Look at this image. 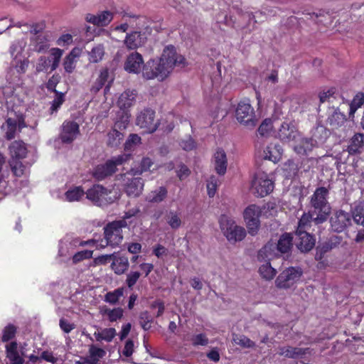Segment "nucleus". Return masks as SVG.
<instances>
[{"label": "nucleus", "mask_w": 364, "mask_h": 364, "mask_svg": "<svg viewBox=\"0 0 364 364\" xmlns=\"http://www.w3.org/2000/svg\"><path fill=\"white\" fill-rule=\"evenodd\" d=\"M328 194V188L321 186L317 188L311 196L310 210L316 214L315 221L317 223L326 222L331 213V208L327 200Z\"/></svg>", "instance_id": "f257e3e1"}, {"label": "nucleus", "mask_w": 364, "mask_h": 364, "mask_svg": "<svg viewBox=\"0 0 364 364\" xmlns=\"http://www.w3.org/2000/svg\"><path fill=\"white\" fill-rule=\"evenodd\" d=\"M130 28L132 29L127 33L124 40V44L128 50H135L145 45L147 41L149 27L145 26L144 17L136 18L135 23H131Z\"/></svg>", "instance_id": "f03ea898"}, {"label": "nucleus", "mask_w": 364, "mask_h": 364, "mask_svg": "<svg viewBox=\"0 0 364 364\" xmlns=\"http://www.w3.org/2000/svg\"><path fill=\"white\" fill-rule=\"evenodd\" d=\"M127 226L128 224L124 220L108 223L103 228L104 237L107 240L106 245L112 247L119 246L123 240L122 228Z\"/></svg>", "instance_id": "7ed1b4c3"}, {"label": "nucleus", "mask_w": 364, "mask_h": 364, "mask_svg": "<svg viewBox=\"0 0 364 364\" xmlns=\"http://www.w3.org/2000/svg\"><path fill=\"white\" fill-rule=\"evenodd\" d=\"M127 156L119 155L106 161L105 164H98L92 171L93 178L100 181L111 176L117 171V166L122 165Z\"/></svg>", "instance_id": "20e7f679"}, {"label": "nucleus", "mask_w": 364, "mask_h": 364, "mask_svg": "<svg viewBox=\"0 0 364 364\" xmlns=\"http://www.w3.org/2000/svg\"><path fill=\"white\" fill-rule=\"evenodd\" d=\"M303 275L299 267H289L284 269L277 277L275 285L278 289H288L296 284Z\"/></svg>", "instance_id": "39448f33"}, {"label": "nucleus", "mask_w": 364, "mask_h": 364, "mask_svg": "<svg viewBox=\"0 0 364 364\" xmlns=\"http://www.w3.org/2000/svg\"><path fill=\"white\" fill-rule=\"evenodd\" d=\"M111 190L100 184H95L86 191V198L99 207L107 206L114 202L109 196Z\"/></svg>", "instance_id": "423d86ee"}, {"label": "nucleus", "mask_w": 364, "mask_h": 364, "mask_svg": "<svg viewBox=\"0 0 364 364\" xmlns=\"http://www.w3.org/2000/svg\"><path fill=\"white\" fill-rule=\"evenodd\" d=\"M159 60L163 63V66L168 75L173 67L178 66L183 68L186 65V58L176 53V48L169 45L165 47Z\"/></svg>", "instance_id": "0eeeda50"}, {"label": "nucleus", "mask_w": 364, "mask_h": 364, "mask_svg": "<svg viewBox=\"0 0 364 364\" xmlns=\"http://www.w3.org/2000/svg\"><path fill=\"white\" fill-rule=\"evenodd\" d=\"M220 228L230 242H237L242 240L246 236V230L244 228L237 226L232 220H229L225 216H222L220 219Z\"/></svg>", "instance_id": "6e6552de"}, {"label": "nucleus", "mask_w": 364, "mask_h": 364, "mask_svg": "<svg viewBox=\"0 0 364 364\" xmlns=\"http://www.w3.org/2000/svg\"><path fill=\"white\" fill-rule=\"evenodd\" d=\"M330 230L336 233H341L346 230L352 225V219L350 213L343 210H335L328 216Z\"/></svg>", "instance_id": "1a4fd4ad"}, {"label": "nucleus", "mask_w": 364, "mask_h": 364, "mask_svg": "<svg viewBox=\"0 0 364 364\" xmlns=\"http://www.w3.org/2000/svg\"><path fill=\"white\" fill-rule=\"evenodd\" d=\"M237 120L250 129L254 128L257 124L255 111L251 105L245 101L238 103L235 110Z\"/></svg>", "instance_id": "9d476101"}, {"label": "nucleus", "mask_w": 364, "mask_h": 364, "mask_svg": "<svg viewBox=\"0 0 364 364\" xmlns=\"http://www.w3.org/2000/svg\"><path fill=\"white\" fill-rule=\"evenodd\" d=\"M260 216H262L260 207L255 204L247 206L243 212L248 233L252 236L256 235L258 232L260 227Z\"/></svg>", "instance_id": "9b49d317"}, {"label": "nucleus", "mask_w": 364, "mask_h": 364, "mask_svg": "<svg viewBox=\"0 0 364 364\" xmlns=\"http://www.w3.org/2000/svg\"><path fill=\"white\" fill-rule=\"evenodd\" d=\"M63 53V50L58 48H54L50 50V58H46V56H41L36 64V72L41 73L46 71L50 63V72L55 70L59 66Z\"/></svg>", "instance_id": "f8f14e48"}, {"label": "nucleus", "mask_w": 364, "mask_h": 364, "mask_svg": "<svg viewBox=\"0 0 364 364\" xmlns=\"http://www.w3.org/2000/svg\"><path fill=\"white\" fill-rule=\"evenodd\" d=\"M136 124L141 128L146 129V132H155L159 122L155 120V111L151 108H144L136 117Z\"/></svg>", "instance_id": "ddd939ff"}, {"label": "nucleus", "mask_w": 364, "mask_h": 364, "mask_svg": "<svg viewBox=\"0 0 364 364\" xmlns=\"http://www.w3.org/2000/svg\"><path fill=\"white\" fill-rule=\"evenodd\" d=\"M142 75L147 80L159 77L162 80L168 76V74L159 60L151 59L144 64Z\"/></svg>", "instance_id": "4468645a"}, {"label": "nucleus", "mask_w": 364, "mask_h": 364, "mask_svg": "<svg viewBox=\"0 0 364 364\" xmlns=\"http://www.w3.org/2000/svg\"><path fill=\"white\" fill-rule=\"evenodd\" d=\"M252 188L255 190V193L259 197H264L269 194L274 188L273 182L269 179L264 173H257L252 181Z\"/></svg>", "instance_id": "2eb2a0df"}, {"label": "nucleus", "mask_w": 364, "mask_h": 364, "mask_svg": "<svg viewBox=\"0 0 364 364\" xmlns=\"http://www.w3.org/2000/svg\"><path fill=\"white\" fill-rule=\"evenodd\" d=\"M294 244L300 252L304 253L309 252L316 245L315 235L310 234L307 231H296Z\"/></svg>", "instance_id": "dca6fc26"}, {"label": "nucleus", "mask_w": 364, "mask_h": 364, "mask_svg": "<svg viewBox=\"0 0 364 364\" xmlns=\"http://www.w3.org/2000/svg\"><path fill=\"white\" fill-rule=\"evenodd\" d=\"M78 134H80L79 124L75 121L65 120L61 126L59 138L63 144H70Z\"/></svg>", "instance_id": "f3484780"}, {"label": "nucleus", "mask_w": 364, "mask_h": 364, "mask_svg": "<svg viewBox=\"0 0 364 364\" xmlns=\"http://www.w3.org/2000/svg\"><path fill=\"white\" fill-rule=\"evenodd\" d=\"M299 136L300 133L294 124L284 122L280 125L276 136L284 143H289L296 141Z\"/></svg>", "instance_id": "a211bd4d"}, {"label": "nucleus", "mask_w": 364, "mask_h": 364, "mask_svg": "<svg viewBox=\"0 0 364 364\" xmlns=\"http://www.w3.org/2000/svg\"><path fill=\"white\" fill-rule=\"evenodd\" d=\"M342 240L343 237L341 236L333 235L330 237L328 240L319 244L316 249V260L322 259L326 253L338 247Z\"/></svg>", "instance_id": "6ab92c4d"}, {"label": "nucleus", "mask_w": 364, "mask_h": 364, "mask_svg": "<svg viewBox=\"0 0 364 364\" xmlns=\"http://www.w3.org/2000/svg\"><path fill=\"white\" fill-rule=\"evenodd\" d=\"M144 64L142 55L134 52L130 53L124 63V70L129 73H139Z\"/></svg>", "instance_id": "aec40b11"}, {"label": "nucleus", "mask_w": 364, "mask_h": 364, "mask_svg": "<svg viewBox=\"0 0 364 364\" xmlns=\"http://www.w3.org/2000/svg\"><path fill=\"white\" fill-rule=\"evenodd\" d=\"M114 14L109 11H103L97 15L88 14L86 16V21L97 26H106L113 19Z\"/></svg>", "instance_id": "412c9836"}, {"label": "nucleus", "mask_w": 364, "mask_h": 364, "mask_svg": "<svg viewBox=\"0 0 364 364\" xmlns=\"http://www.w3.org/2000/svg\"><path fill=\"white\" fill-rule=\"evenodd\" d=\"M109 71L107 69H104V70H101L98 78L96 80L95 83L92 85V87L90 88V91L92 92L97 93L102 88V87L107 82L108 83L105 86V90H104L105 93L106 94L107 92H109L111 85L114 80L112 77L110 80H109Z\"/></svg>", "instance_id": "4be33fe9"}, {"label": "nucleus", "mask_w": 364, "mask_h": 364, "mask_svg": "<svg viewBox=\"0 0 364 364\" xmlns=\"http://www.w3.org/2000/svg\"><path fill=\"white\" fill-rule=\"evenodd\" d=\"M129 267V263L127 257L114 252L110 267L116 274L121 275L124 274L128 270Z\"/></svg>", "instance_id": "5701e85b"}, {"label": "nucleus", "mask_w": 364, "mask_h": 364, "mask_svg": "<svg viewBox=\"0 0 364 364\" xmlns=\"http://www.w3.org/2000/svg\"><path fill=\"white\" fill-rule=\"evenodd\" d=\"M364 146V134L357 133L349 141V144L343 151H347L350 155H356L362 152Z\"/></svg>", "instance_id": "b1692460"}, {"label": "nucleus", "mask_w": 364, "mask_h": 364, "mask_svg": "<svg viewBox=\"0 0 364 364\" xmlns=\"http://www.w3.org/2000/svg\"><path fill=\"white\" fill-rule=\"evenodd\" d=\"M137 92L136 90H127L123 92L117 101V105L121 109L128 110L136 102Z\"/></svg>", "instance_id": "393cba45"}, {"label": "nucleus", "mask_w": 364, "mask_h": 364, "mask_svg": "<svg viewBox=\"0 0 364 364\" xmlns=\"http://www.w3.org/2000/svg\"><path fill=\"white\" fill-rule=\"evenodd\" d=\"M277 255L275 243L269 242L258 251L257 258L260 262H269V260Z\"/></svg>", "instance_id": "a878e982"}, {"label": "nucleus", "mask_w": 364, "mask_h": 364, "mask_svg": "<svg viewBox=\"0 0 364 364\" xmlns=\"http://www.w3.org/2000/svg\"><path fill=\"white\" fill-rule=\"evenodd\" d=\"M10 159H23L26 156L27 147L22 141H14L9 146Z\"/></svg>", "instance_id": "bb28decb"}, {"label": "nucleus", "mask_w": 364, "mask_h": 364, "mask_svg": "<svg viewBox=\"0 0 364 364\" xmlns=\"http://www.w3.org/2000/svg\"><path fill=\"white\" fill-rule=\"evenodd\" d=\"M293 236L291 233L284 232L280 237L276 246V252L278 253H289L293 246Z\"/></svg>", "instance_id": "cd10ccee"}, {"label": "nucleus", "mask_w": 364, "mask_h": 364, "mask_svg": "<svg viewBox=\"0 0 364 364\" xmlns=\"http://www.w3.org/2000/svg\"><path fill=\"white\" fill-rule=\"evenodd\" d=\"M311 137L317 146L323 144L329 136V131L321 124H316L311 131Z\"/></svg>", "instance_id": "c85d7f7f"}, {"label": "nucleus", "mask_w": 364, "mask_h": 364, "mask_svg": "<svg viewBox=\"0 0 364 364\" xmlns=\"http://www.w3.org/2000/svg\"><path fill=\"white\" fill-rule=\"evenodd\" d=\"M215 169L218 174L223 176L226 173L228 160L226 154L222 149H218L215 154Z\"/></svg>", "instance_id": "c756f323"}, {"label": "nucleus", "mask_w": 364, "mask_h": 364, "mask_svg": "<svg viewBox=\"0 0 364 364\" xmlns=\"http://www.w3.org/2000/svg\"><path fill=\"white\" fill-rule=\"evenodd\" d=\"M6 358L9 360L11 364H23L24 359L19 355L18 351V343L16 341H12L6 346Z\"/></svg>", "instance_id": "7c9ffc66"}, {"label": "nucleus", "mask_w": 364, "mask_h": 364, "mask_svg": "<svg viewBox=\"0 0 364 364\" xmlns=\"http://www.w3.org/2000/svg\"><path fill=\"white\" fill-rule=\"evenodd\" d=\"M143 181L141 178H132L126 184L125 191L129 196H139L143 189Z\"/></svg>", "instance_id": "2f4dec72"}, {"label": "nucleus", "mask_w": 364, "mask_h": 364, "mask_svg": "<svg viewBox=\"0 0 364 364\" xmlns=\"http://www.w3.org/2000/svg\"><path fill=\"white\" fill-rule=\"evenodd\" d=\"M315 215L316 214L313 213L311 210H309L308 213H304L299 220L297 229L296 231L308 232L311 226L312 223L316 225H321V223H317L315 221Z\"/></svg>", "instance_id": "473e14b6"}, {"label": "nucleus", "mask_w": 364, "mask_h": 364, "mask_svg": "<svg viewBox=\"0 0 364 364\" xmlns=\"http://www.w3.org/2000/svg\"><path fill=\"white\" fill-rule=\"evenodd\" d=\"M350 214L355 223L364 227V200L355 203L351 207Z\"/></svg>", "instance_id": "72a5a7b5"}, {"label": "nucleus", "mask_w": 364, "mask_h": 364, "mask_svg": "<svg viewBox=\"0 0 364 364\" xmlns=\"http://www.w3.org/2000/svg\"><path fill=\"white\" fill-rule=\"evenodd\" d=\"M264 152V159L276 163L280 160L282 156L283 149L279 144H271L265 149Z\"/></svg>", "instance_id": "f704fd0d"}, {"label": "nucleus", "mask_w": 364, "mask_h": 364, "mask_svg": "<svg viewBox=\"0 0 364 364\" xmlns=\"http://www.w3.org/2000/svg\"><path fill=\"white\" fill-rule=\"evenodd\" d=\"M309 348H301L291 346H284L279 348V354L289 358H298L305 355Z\"/></svg>", "instance_id": "c9c22d12"}, {"label": "nucleus", "mask_w": 364, "mask_h": 364, "mask_svg": "<svg viewBox=\"0 0 364 364\" xmlns=\"http://www.w3.org/2000/svg\"><path fill=\"white\" fill-rule=\"evenodd\" d=\"M346 120L347 119L346 115L337 109L328 115L327 118V124L332 129H338L343 126Z\"/></svg>", "instance_id": "e433bc0d"}, {"label": "nucleus", "mask_w": 364, "mask_h": 364, "mask_svg": "<svg viewBox=\"0 0 364 364\" xmlns=\"http://www.w3.org/2000/svg\"><path fill=\"white\" fill-rule=\"evenodd\" d=\"M314 146H318L312 138H302L299 143L294 146V151L300 155H306Z\"/></svg>", "instance_id": "4c0bfd02"}, {"label": "nucleus", "mask_w": 364, "mask_h": 364, "mask_svg": "<svg viewBox=\"0 0 364 364\" xmlns=\"http://www.w3.org/2000/svg\"><path fill=\"white\" fill-rule=\"evenodd\" d=\"M123 139L124 134L121 132V130L113 127L112 129L107 133V145L112 148H117L119 146Z\"/></svg>", "instance_id": "58836bf2"}, {"label": "nucleus", "mask_w": 364, "mask_h": 364, "mask_svg": "<svg viewBox=\"0 0 364 364\" xmlns=\"http://www.w3.org/2000/svg\"><path fill=\"white\" fill-rule=\"evenodd\" d=\"M48 38L44 34H39L31 37V43L33 50L38 53L43 52L48 48Z\"/></svg>", "instance_id": "ea45409f"}, {"label": "nucleus", "mask_w": 364, "mask_h": 364, "mask_svg": "<svg viewBox=\"0 0 364 364\" xmlns=\"http://www.w3.org/2000/svg\"><path fill=\"white\" fill-rule=\"evenodd\" d=\"M1 129L5 131L4 137L7 140L14 139L17 129V120L11 117H8L5 123L2 124Z\"/></svg>", "instance_id": "a19ab883"}, {"label": "nucleus", "mask_w": 364, "mask_h": 364, "mask_svg": "<svg viewBox=\"0 0 364 364\" xmlns=\"http://www.w3.org/2000/svg\"><path fill=\"white\" fill-rule=\"evenodd\" d=\"M130 114L128 110L121 109L117 112L114 127L119 130L125 129L129 122Z\"/></svg>", "instance_id": "79ce46f5"}, {"label": "nucleus", "mask_w": 364, "mask_h": 364, "mask_svg": "<svg viewBox=\"0 0 364 364\" xmlns=\"http://www.w3.org/2000/svg\"><path fill=\"white\" fill-rule=\"evenodd\" d=\"M167 194L168 191L166 188L160 186L149 194L148 200L151 203H159L162 202L167 197Z\"/></svg>", "instance_id": "37998d69"}, {"label": "nucleus", "mask_w": 364, "mask_h": 364, "mask_svg": "<svg viewBox=\"0 0 364 364\" xmlns=\"http://www.w3.org/2000/svg\"><path fill=\"white\" fill-rule=\"evenodd\" d=\"M298 171V165L294 161L288 160L286 163H284L283 166V172L285 178H294L297 175Z\"/></svg>", "instance_id": "c03bdc74"}, {"label": "nucleus", "mask_w": 364, "mask_h": 364, "mask_svg": "<svg viewBox=\"0 0 364 364\" xmlns=\"http://www.w3.org/2000/svg\"><path fill=\"white\" fill-rule=\"evenodd\" d=\"M90 360L87 361L90 364H95L100 358H103L106 352L100 348H97L94 345H91L89 348Z\"/></svg>", "instance_id": "a18cd8bd"}, {"label": "nucleus", "mask_w": 364, "mask_h": 364, "mask_svg": "<svg viewBox=\"0 0 364 364\" xmlns=\"http://www.w3.org/2000/svg\"><path fill=\"white\" fill-rule=\"evenodd\" d=\"M21 160V159H10L9 161L12 173L17 177L22 176L26 170V166L23 164Z\"/></svg>", "instance_id": "49530a36"}, {"label": "nucleus", "mask_w": 364, "mask_h": 364, "mask_svg": "<svg viewBox=\"0 0 364 364\" xmlns=\"http://www.w3.org/2000/svg\"><path fill=\"white\" fill-rule=\"evenodd\" d=\"M260 276L266 280H272L277 274V271L273 268L269 262L261 265L259 268Z\"/></svg>", "instance_id": "de8ad7c7"}, {"label": "nucleus", "mask_w": 364, "mask_h": 364, "mask_svg": "<svg viewBox=\"0 0 364 364\" xmlns=\"http://www.w3.org/2000/svg\"><path fill=\"white\" fill-rule=\"evenodd\" d=\"M105 54V50L102 45H97L92 48L89 52V60L90 63H96L102 60Z\"/></svg>", "instance_id": "09e8293b"}, {"label": "nucleus", "mask_w": 364, "mask_h": 364, "mask_svg": "<svg viewBox=\"0 0 364 364\" xmlns=\"http://www.w3.org/2000/svg\"><path fill=\"white\" fill-rule=\"evenodd\" d=\"M85 194H86V191H84L81 186H77L66 191L65 198L67 200L73 202L79 200Z\"/></svg>", "instance_id": "8fccbe9b"}, {"label": "nucleus", "mask_w": 364, "mask_h": 364, "mask_svg": "<svg viewBox=\"0 0 364 364\" xmlns=\"http://www.w3.org/2000/svg\"><path fill=\"white\" fill-rule=\"evenodd\" d=\"M124 289V287H120L112 291L107 292L105 296V301L111 304H115L118 302L119 299L123 296Z\"/></svg>", "instance_id": "3c124183"}, {"label": "nucleus", "mask_w": 364, "mask_h": 364, "mask_svg": "<svg viewBox=\"0 0 364 364\" xmlns=\"http://www.w3.org/2000/svg\"><path fill=\"white\" fill-rule=\"evenodd\" d=\"M16 332L17 328L14 324H8L3 329L1 341L6 343L11 341L15 338Z\"/></svg>", "instance_id": "603ef678"}, {"label": "nucleus", "mask_w": 364, "mask_h": 364, "mask_svg": "<svg viewBox=\"0 0 364 364\" xmlns=\"http://www.w3.org/2000/svg\"><path fill=\"white\" fill-rule=\"evenodd\" d=\"M77 56L75 54V50L73 49L64 59L63 61V67L68 73H71L73 72L75 65V58Z\"/></svg>", "instance_id": "864d4df0"}, {"label": "nucleus", "mask_w": 364, "mask_h": 364, "mask_svg": "<svg viewBox=\"0 0 364 364\" xmlns=\"http://www.w3.org/2000/svg\"><path fill=\"white\" fill-rule=\"evenodd\" d=\"M139 318L140 326L144 331H148L151 328L153 317L147 311L141 312Z\"/></svg>", "instance_id": "5fc2aeb1"}, {"label": "nucleus", "mask_w": 364, "mask_h": 364, "mask_svg": "<svg viewBox=\"0 0 364 364\" xmlns=\"http://www.w3.org/2000/svg\"><path fill=\"white\" fill-rule=\"evenodd\" d=\"M124 311L122 308H115L113 309H106L104 314H107L108 319L111 322L117 321L123 316Z\"/></svg>", "instance_id": "6e6d98bb"}, {"label": "nucleus", "mask_w": 364, "mask_h": 364, "mask_svg": "<svg viewBox=\"0 0 364 364\" xmlns=\"http://www.w3.org/2000/svg\"><path fill=\"white\" fill-rule=\"evenodd\" d=\"M318 98L320 103H324L326 102H333L332 99L336 98V88L332 87L327 91H323L319 92Z\"/></svg>", "instance_id": "4d7b16f0"}, {"label": "nucleus", "mask_w": 364, "mask_h": 364, "mask_svg": "<svg viewBox=\"0 0 364 364\" xmlns=\"http://www.w3.org/2000/svg\"><path fill=\"white\" fill-rule=\"evenodd\" d=\"M140 143L141 137L136 134H131L124 144V150H132L134 148V146Z\"/></svg>", "instance_id": "13d9d810"}, {"label": "nucleus", "mask_w": 364, "mask_h": 364, "mask_svg": "<svg viewBox=\"0 0 364 364\" xmlns=\"http://www.w3.org/2000/svg\"><path fill=\"white\" fill-rule=\"evenodd\" d=\"M364 104V93H358L357 94L351 104H350V115H351L352 114H353L356 109L359 107H361L362 105Z\"/></svg>", "instance_id": "bf43d9fd"}, {"label": "nucleus", "mask_w": 364, "mask_h": 364, "mask_svg": "<svg viewBox=\"0 0 364 364\" xmlns=\"http://www.w3.org/2000/svg\"><path fill=\"white\" fill-rule=\"evenodd\" d=\"M64 101V93L58 92V94H55V97L51 102V107L50 108V113L53 114V112H57Z\"/></svg>", "instance_id": "052dcab7"}, {"label": "nucleus", "mask_w": 364, "mask_h": 364, "mask_svg": "<svg viewBox=\"0 0 364 364\" xmlns=\"http://www.w3.org/2000/svg\"><path fill=\"white\" fill-rule=\"evenodd\" d=\"M93 251L92 250H82L76 252L73 257V262L77 264L84 259L92 258Z\"/></svg>", "instance_id": "680f3d73"}, {"label": "nucleus", "mask_w": 364, "mask_h": 364, "mask_svg": "<svg viewBox=\"0 0 364 364\" xmlns=\"http://www.w3.org/2000/svg\"><path fill=\"white\" fill-rule=\"evenodd\" d=\"M141 276V273L138 271H131L127 274L126 284L132 289L136 284Z\"/></svg>", "instance_id": "e2e57ef3"}, {"label": "nucleus", "mask_w": 364, "mask_h": 364, "mask_svg": "<svg viewBox=\"0 0 364 364\" xmlns=\"http://www.w3.org/2000/svg\"><path fill=\"white\" fill-rule=\"evenodd\" d=\"M167 223L173 229H178L181 225L180 218L176 213L173 211H170Z\"/></svg>", "instance_id": "0e129e2a"}, {"label": "nucleus", "mask_w": 364, "mask_h": 364, "mask_svg": "<svg viewBox=\"0 0 364 364\" xmlns=\"http://www.w3.org/2000/svg\"><path fill=\"white\" fill-rule=\"evenodd\" d=\"M235 341L237 344L244 348H253L255 346V342L243 335L235 339Z\"/></svg>", "instance_id": "69168bd1"}, {"label": "nucleus", "mask_w": 364, "mask_h": 364, "mask_svg": "<svg viewBox=\"0 0 364 364\" xmlns=\"http://www.w3.org/2000/svg\"><path fill=\"white\" fill-rule=\"evenodd\" d=\"M272 128V122L270 119H264L262 123L259 125L257 131L259 132V134L264 136H266L269 131Z\"/></svg>", "instance_id": "338daca9"}, {"label": "nucleus", "mask_w": 364, "mask_h": 364, "mask_svg": "<svg viewBox=\"0 0 364 364\" xmlns=\"http://www.w3.org/2000/svg\"><path fill=\"white\" fill-rule=\"evenodd\" d=\"M208 343V338L204 333H199L192 338L193 346H206Z\"/></svg>", "instance_id": "774afa93"}]
</instances>
